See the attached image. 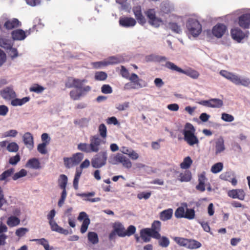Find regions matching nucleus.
I'll return each mask as SVG.
<instances>
[{
	"label": "nucleus",
	"instance_id": "9d476101",
	"mask_svg": "<svg viewBox=\"0 0 250 250\" xmlns=\"http://www.w3.org/2000/svg\"><path fill=\"white\" fill-rule=\"evenodd\" d=\"M33 30V29L32 30L31 28L25 31L21 29H16L12 31L11 37L15 41H22L30 35Z\"/></svg>",
	"mask_w": 250,
	"mask_h": 250
},
{
	"label": "nucleus",
	"instance_id": "bb28decb",
	"mask_svg": "<svg viewBox=\"0 0 250 250\" xmlns=\"http://www.w3.org/2000/svg\"><path fill=\"white\" fill-rule=\"evenodd\" d=\"M173 210L171 208L164 210L160 213V218L163 221L169 220L171 218Z\"/></svg>",
	"mask_w": 250,
	"mask_h": 250
},
{
	"label": "nucleus",
	"instance_id": "20e7f679",
	"mask_svg": "<svg viewBox=\"0 0 250 250\" xmlns=\"http://www.w3.org/2000/svg\"><path fill=\"white\" fill-rule=\"evenodd\" d=\"M220 74L236 85H242L248 87L250 84V80L249 78L241 79L238 75L226 70L220 71Z\"/></svg>",
	"mask_w": 250,
	"mask_h": 250
},
{
	"label": "nucleus",
	"instance_id": "09e8293b",
	"mask_svg": "<svg viewBox=\"0 0 250 250\" xmlns=\"http://www.w3.org/2000/svg\"><path fill=\"white\" fill-rule=\"evenodd\" d=\"M0 46L5 49H9V48H11L12 45L10 41L1 38L0 39Z\"/></svg>",
	"mask_w": 250,
	"mask_h": 250
},
{
	"label": "nucleus",
	"instance_id": "680f3d73",
	"mask_svg": "<svg viewBox=\"0 0 250 250\" xmlns=\"http://www.w3.org/2000/svg\"><path fill=\"white\" fill-rule=\"evenodd\" d=\"M63 162L65 167L67 168H69L75 166V165L73 164L72 160L70 157H64L63 158Z\"/></svg>",
	"mask_w": 250,
	"mask_h": 250
},
{
	"label": "nucleus",
	"instance_id": "6ab92c4d",
	"mask_svg": "<svg viewBox=\"0 0 250 250\" xmlns=\"http://www.w3.org/2000/svg\"><path fill=\"white\" fill-rule=\"evenodd\" d=\"M133 12L135 15V18L139 23L143 25L146 22V19L142 14V9L140 6L134 7L133 8Z\"/></svg>",
	"mask_w": 250,
	"mask_h": 250
},
{
	"label": "nucleus",
	"instance_id": "f257e3e1",
	"mask_svg": "<svg viewBox=\"0 0 250 250\" xmlns=\"http://www.w3.org/2000/svg\"><path fill=\"white\" fill-rule=\"evenodd\" d=\"M161 229V223L159 221H154L150 228H145L140 230V237L144 242H149L151 237L159 238Z\"/></svg>",
	"mask_w": 250,
	"mask_h": 250
},
{
	"label": "nucleus",
	"instance_id": "69168bd1",
	"mask_svg": "<svg viewBox=\"0 0 250 250\" xmlns=\"http://www.w3.org/2000/svg\"><path fill=\"white\" fill-rule=\"evenodd\" d=\"M74 158L76 161L77 165H78L83 158V154L82 153L78 152L73 155Z\"/></svg>",
	"mask_w": 250,
	"mask_h": 250
},
{
	"label": "nucleus",
	"instance_id": "8fccbe9b",
	"mask_svg": "<svg viewBox=\"0 0 250 250\" xmlns=\"http://www.w3.org/2000/svg\"><path fill=\"white\" fill-rule=\"evenodd\" d=\"M173 239L180 246L186 248L188 239L180 237H175Z\"/></svg>",
	"mask_w": 250,
	"mask_h": 250
},
{
	"label": "nucleus",
	"instance_id": "3c124183",
	"mask_svg": "<svg viewBox=\"0 0 250 250\" xmlns=\"http://www.w3.org/2000/svg\"><path fill=\"white\" fill-rule=\"evenodd\" d=\"M99 132L102 138L105 139L107 136V128L104 124H102L99 125Z\"/></svg>",
	"mask_w": 250,
	"mask_h": 250
},
{
	"label": "nucleus",
	"instance_id": "58836bf2",
	"mask_svg": "<svg viewBox=\"0 0 250 250\" xmlns=\"http://www.w3.org/2000/svg\"><path fill=\"white\" fill-rule=\"evenodd\" d=\"M195 210L192 208H186V211L185 213L184 218L188 220H192L195 218Z\"/></svg>",
	"mask_w": 250,
	"mask_h": 250
},
{
	"label": "nucleus",
	"instance_id": "0e129e2a",
	"mask_svg": "<svg viewBox=\"0 0 250 250\" xmlns=\"http://www.w3.org/2000/svg\"><path fill=\"white\" fill-rule=\"evenodd\" d=\"M21 158L19 154H16L15 156L13 157H11L9 159V162L10 164L13 165H16L20 161Z\"/></svg>",
	"mask_w": 250,
	"mask_h": 250
},
{
	"label": "nucleus",
	"instance_id": "5fc2aeb1",
	"mask_svg": "<svg viewBox=\"0 0 250 250\" xmlns=\"http://www.w3.org/2000/svg\"><path fill=\"white\" fill-rule=\"evenodd\" d=\"M107 74L104 72H98L95 73V78L96 80L104 81L107 78Z\"/></svg>",
	"mask_w": 250,
	"mask_h": 250
},
{
	"label": "nucleus",
	"instance_id": "bf43d9fd",
	"mask_svg": "<svg viewBox=\"0 0 250 250\" xmlns=\"http://www.w3.org/2000/svg\"><path fill=\"white\" fill-rule=\"evenodd\" d=\"M221 119L223 121L228 122H232L234 119L232 115L226 113L222 114Z\"/></svg>",
	"mask_w": 250,
	"mask_h": 250
},
{
	"label": "nucleus",
	"instance_id": "473e14b6",
	"mask_svg": "<svg viewBox=\"0 0 250 250\" xmlns=\"http://www.w3.org/2000/svg\"><path fill=\"white\" fill-rule=\"evenodd\" d=\"M209 107L220 108L223 105V101L217 98L209 100Z\"/></svg>",
	"mask_w": 250,
	"mask_h": 250
},
{
	"label": "nucleus",
	"instance_id": "ea45409f",
	"mask_svg": "<svg viewBox=\"0 0 250 250\" xmlns=\"http://www.w3.org/2000/svg\"><path fill=\"white\" fill-rule=\"evenodd\" d=\"M78 149L85 153H90L92 152L90 144L80 143L78 145Z\"/></svg>",
	"mask_w": 250,
	"mask_h": 250
},
{
	"label": "nucleus",
	"instance_id": "4468645a",
	"mask_svg": "<svg viewBox=\"0 0 250 250\" xmlns=\"http://www.w3.org/2000/svg\"><path fill=\"white\" fill-rule=\"evenodd\" d=\"M78 219L79 221L83 220L80 231L81 233H83L85 232L87 229L88 227L90 224V219L85 212H80Z\"/></svg>",
	"mask_w": 250,
	"mask_h": 250
},
{
	"label": "nucleus",
	"instance_id": "603ef678",
	"mask_svg": "<svg viewBox=\"0 0 250 250\" xmlns=\"http://www.w3.org/2000/svg\"><path fill=\"white\" fill-rule=\"evenodd\" d=\"M30 91L34 92L37 93H42L44 90V88L38 84H34L29 88Z\"/></svg>",
	"mask_w": 250,
	"mask_h": 250
},
{
	"label": "nucleus",
	"instance_id": "aec40b11",
	"mask_svg": "<svg viewBox=\"0 0 250 250\" xmlns=\"http://www.w3.org/2000/svg\"><path fill=\"white\" fill-rule=\"evenodd\" d=\"M136 21L133 18L123 17L119 20L120 24L125 27L134 26L136 24Z\"/></svg>",
	"mask_w": 250,
	"mask_h": 250
},
{
	"label": "nucleus",
	"instance_id": "dca6fc26",
	"mask_svg": "<svg viewBox=\"0 0 250 250\" xmlns=\"http://www.w3.org/2000/svg\"><path fill=\"white\" fill-rule=\"evenodd\" d=\"M227 30V27L222 23H217L212 29L213 36L217 38H221Z\"/></svg>",
	"mask_w": 250,
	"mask_h": 250
},
{
	"label": "nucleus",
	"instance_id": "6e6552de",
	"mask_svg": "<svg viewBox=\"0 0 250 250\" xmlns=\"http://www.w3.org/2000/svg\"><path fill=\"white\" fill-rule=\"evenodd\" d=\"M107 159V151H101L95 155L94 157L91 159V166L94 168H101L106 165Z\"/></svg>",
	"mask_w": 250,
	"mask_h": 250
},
{
	"label": "nucleus",
	"instance_id": "e433bc0d",
	"mask_svg": "<svg viewBox=\"0 0 250 250\" xmlns=\"http://www.w3.org/2000/svg\"><path fill=\"white\" fill-rule=\"evenodd\" d=\"M82 173L81 169H79L78 168H76V173L75 175L74 179L73 180V187L75 189H78V184L79 179Z\"/></svg>",
	"mask_w": 250,
	"mask_h": 250
},
{
	"label": "nucleus",
	"instance_id": "4c0bfd02",
	"mask_svg": "<svg viewBox=\"0 0 250 250\" xmlns=\"http://www.w3.org/2000/svg\"><path fill=\"white\" fill-rule=\"evenodd\" d=\"M106 60V63L105 64L107 65L119 63L122 62L121 58L115 56L110 57Z\"/></svg>",
	"mask_w": 250,
	"mask_h": 250
},
{
	"label": "nucleus",
	"instance_id": "2eb2a0df",
	"mask_svg": "<svg viewBox=\"0 0 250 250\" xmlns=\"http://www.w3.org/2000/svg\"><path fill=\"white\" fill-rule=\"evenodd\" d=\"M227 194L229 197L240 200H244L246 196V193L242 189L229 190L228 191Z\"/></svg>",
	"mask_w": 250,
	"mask_h": 250
},
{
	"label": "nucleus",
	"instance_id": "49530a36",
	"mask_svg": "<svg viewBox=\"0 0 250 250\" xmlns=\"http://www.w3.org/2000/svg\"><path fill=\"white\" fill-rule=\"evenodd\" d=\"M120 153L117 154H112L108 159L109 163L112 165H117L119 163V159H120Z\"/></svg>",
	"mask_w": 250,
	"mask_h": 250
},
{
	"label": "nucleus",
	"instance_id": "a211bd4d",
	"mask_svg": "<svg viewBox=\"0 0 250 250\" xmlns=\"http://www.w3.org/2000/svg\"><path fill=\"white\" fill-rule=\"evenodd\" d=\"M239 25L243 29H248L250 26V14H244L239 17Z\"/></svg>",
	"mask_w": 250,
	"mask_h": 250
},
{
	"label": "nucleus",
	"instance_id": "7ed1b4c3",
	"mask_svg": "<svg viewBox=\"0 0 250 250\" xmlns=\"http://www.w3.org/2000/svg\"><path fill=\"white\" fill-rule=\"evenodd\" d=\"M21 22L16 18L9 19L6 15H3L0 18V29L11 30L21 26Z\"/></svg>",
	"mask_w": 250,
	"mask_h": 250
},
{
	"label": "nucleus",
	"instance_id": "864d4df0",
	"mask_svg": "<svg viewBox=\"0 0 250 250\" xmlns=\"http://www.w3.org/2000/svg\"><path fill=\"white\" fill-rule=\"evenodd\" d=\"M169 28L174 32L176 33H180L181 31L180 26H179L176 23L170 22L168 24Z\"/></svg>",
	"mask_w": 250,
	"mask_h": 250
},
{
	"label": "nucleus",
	"instance_id": "39448f33",
	"mask_svg": "<svg viewBox=\"0 0 250 250\" xmlns=\"http://www.w3.org/2000/svg\"><path fill=\"white\" fill-rule=\"evenodd\" d=\"M113 228L116 234L120 237L130 236L136 232V227L133 225H130L126 230L124 225L120 222H116L113 225Z\"/></svg>",
	"mask_w": 250,
	"mask_h": 250
},
{
	"label": "nucleus",
	"instance_id": "c03bdc74",
	"mask_svg": "<svg viewBox=\"0 0 250 250\" xmlns=\"http://www.w3.org/2000/svg\"><path fill=\"white\" fill-rule=\"evenodd\" d=\"M48 144H49L48 141L42 142V143L39 144L37 147L38 151L42 154H46L47 150L46 149V146Z\"/></svg>",
	"mask_w": 250,
	"mask_h": 250
},
{
	"label": "nucleus",
	"instance_id": "c756f323",
	"mask_svg": "<svg viewBox=\"0 0 250 250\" xmlns=\"http://www.w3.org/2000/svg\"><path fill=\"white\" fill-rule=\"evenodd\" d=\"M178 180L182 182H189L191 179V173L189 170H186L184 172L180 173Z\"/></svg>",
	"mask_w": 250,
	"mask_h": 250
},
{
	"label": "nucleus",
	"instance_id": "ddd939ff",
	"mask_svg": "<svg viewBox=\"0 0 250 250\" xmlns=\"http://www.w3.org/2000/svg\"><path fill=\"white\" fill-rule=\"evenodd\" d=\"M86 82L85 79L80 80L73 78L68 79L65 83V86L68 88L75 87L78 89H82L83 83Z\"/></svg>",
	"mask_w": 250,
	"mask_h": 250
},
{
	"label": "nucleus",
	"instance_id": "f3484780",
	"mask_svg": "<svg viewBox=\"0 0 250 250\" xmlns=\"http://www.w3.org/2000/svg\"><path fill=\"white\" fill-rule=\"evenodd\" d=\"M230 34L232 38L238 42H240L246 36V34L238 27L232 29L230 31Z\"/></svg>",
	"mask_w": 250,
	"mask_h": 250
},
{
	"label": "nucleus",
	"instance_id": "6e6d98bb",
	"mask_svg": "<svg viewBox=\"0 0 250 250\" xmlns=\"http://www.w3.org/2000/svg\"><path fill=\"white\" fill-rule=\"evenodd\" d=\"M7 149L9 152H17L19 149V146L17 143L12 142L7 145Z\"/></svg>",
	"mask_w": 250,
	"mask_h": 250
},
{
	"label": "nucleus",
	"instance_id": "37998d69",
	"mask_svg": "<svg viewBox=\"0 0 250 250\" xmlns=\"http://www.w3.org/2000/svg\"><path fill=\"white\" fill-rule=\"evenodd\" d=\"M223 164L221 162H218L213 165L211 167V171L213 173H217L222 170Z\"/></svg>",
	"mask_w": 250,
	"mask_h": 250
},
{
	"label": "nucleus",
	"instance_id": "a19ab883",
	"mask_svg": "<svg viewBox=\"0 0 250 250\" xmlns=\"http://www.w3.org/2000/svg\"><path fill=\"white\" fill-rule=\"evenodd\" d=\"M192 163V160L189 156L186 157L180 164V167L183 169L188 168Z\"/></svg>",
	"mask_w": 250,
	"mask_h": 250
},
{
	"label": "nucleus",
	"instance_id": "423d86ee",
	"mask_svg": "<svg viewBox=\"0 0 250 250\" xmlns=\"http://www.w3.org/2000/svg\"><path fill=\"white\" fill-rule=\"evenodd\" d=\"M165 66L172 71L184 74L193 79H197L199 76V73L197 71L192 69L187 70H183L171 62H167L165 64Z\"/></svg>",
	"mask_w": 250,
	"mask_h": 250
},
{
	"label": "nucleus",
	"instance_id": "393cba45",
	"mask_svg": "<svg viewBox=\"0 0 250 250\" xmlns=\"http://www.w3.org/2000/svg\"><path fill=\"white\" fill-rule=\"evenodd\" d=\"M15 172L14 168H10L3 171L0 175V181L7 182L9 181L8 178L13 176Z\"/></svg>",
	"mask_w": 250,
	"mask_h": 250
},
{
	"label": "nucleus",
	"instance_id": "e2e57ef3",
	"mask_svg": "<svg viewBox=\"0 0 250 250\" xmlns=\"http://www.w3.org/2000/svg\"><path fill=\"white\" fill-rule=\"evenodd\" d=\"M28 231V229L27 228H21L16 230V235L19 237H21Z\"/></svg>",
	"mask_w": 250,
	"mask_h": 250
},
{
	"label": "nucleus",
	"instance_id": "13d9d810",
	"mask_svg": "<svg viewBox=\"0 0 250 250\" xmlns=\"http://www.w3.org/2000/svg\"><path fill=\"white\" fill-rule=\"evenodd\" d=\"M82 96V93L78 92L76 90H72L70 92V96L73 100H78Z\"/></svg>",
	"mask_w": 250,
	"mask_h": 250
},
{
	"label": "nucleus",
	"instance_id": "79ce46f5",
	"mask_svg": "<svg viewBox=\"0 0 250 250\" xmlns=\"http://www.w3.org/2000/svg\"><path fill=\"white\" fill-rule=\"evenodd\" d=\"M33 241L38 242L39 244L43 246L45 250H52L53 249L52 248L50 247L48 241L45 238L35 239Z\"/></svg>",
	"mask_w": 250,
	"mask_h": 250
},
{
	"label": "nucleus",
	"instance_id": "c85d7f7f",
	"mask_svg": "<svg viewBox=\"0 0 250 250\" xmlns=\"http://www.w3.org/2000/svg\"><path fill=\"white\" fill-rule=\"evenodd\" d=\"M182 205V206L178 207L175 211L174 215L177 218H184L185 213V208H187L188 205L186 203H183Z\"/></svg>",
	"mask_w": 250,
	"mask_h": 250
},
{
	"label": "nucleus",
	"instance_id": "72a5a7b5",
	"mask_svg": "<svg viewBox=\"0 0 250 250\" xmlns=\"http://www.w3.org/2000/svg\"><path fill=\"white\" fill-rule=\"evenodd\" d=\"M67 177L64 174H61L58 179V184L61 189H66L67 183Z\"/></svg>",
	"mask_w": 250,
	"mask_h": 250
},
{
	"label": "nucleus",
	"instance_id": "de8ad7c7",
	"mask_svg": "<svg viewBox=\"0 0 250 250\" xmlns=\"http://www.w3.org/2000/svg\"><path fill=\"white\" fill-rule=\"evenodd\" d=\"M27 175V171L24 169H21L20 171L13 174L12 177L13 180H17L18 179L24 177Z\"/></svg>",
	"mask_w": 250,
	"mask_h": 250
},
{
	"label": "nucleus",
	"instance_id": "9b49d317",
	"mask_svg": "<svg viewBox=\"0 0 250 250\" xmlns=\"http://www.w3.org/2000/svg\"><path fill=\"white\" fill-rule=\"evenodd\" d=\"M105 141L102 140L98 135L90 137V146L92 152H97L100 150V146L105 144Z\"/></svg>",
	"mask_w": 250,
	"mask_h": 250
},
{
	"label": "nucleus",
	"instance_id": "2f4dec72",
	"mask_svg": "<svg viewBox=\"0 0 250 250\" xmlns=\"http://www.w3.org/2000/svg\"><path fill=\"white\" fill-rule=\"evenodd\" d=\"M158 240L159 245L162 248H167L170 244V241L169 239L165 236H161L160 234V237L159 238H155Z\"/></svg>",
	"mask_w": 250,
	"mask_h": 250
},
{
	"label": "nucleus",
	"instance_id": "0eeeda50",
	"mask_svg": "<svg viewBox=\"0 0 250 250\" xmlns=\"http://www.w3.org/2000/svg\"><path fill=\"white\" fill-rule=\"evenodd\" d=\"M189 33L193 37L198 36L202 32V25L198 20L189 18L186 23Z\"/></svg>",
	"mask_w": 250,
	"mask_h": 250
},
{
	"label": "nucleus",
	"instance_id": "f704fd0d",
	"mask_svg": "<svg viewBox=\"0 0 250 250\" xmlns=\"http://www.w3.org/2000/svg\"><path fill=\"white\" fill-rule=\"evenodd\" d=\"M20 223V220L16 216L9 217L7 221V224L10 227H13L18 225Z\"/></svg>",
	"mask_w": 250,
	"mask_h": 250
},
{
	"label": "nucleus",
	"instance_id": "c9c22d12",
	"mask_svg": "<svg viewBox=\"0 0 250 250\" xmlns=\"http://www.w3.org/2000/svg\"><path fill=\"white\" fill-rule=\"evenodd\" d=\"M88 241L92 244H96L99 242L97 234L95 232H89L87 235Z\"/></svg>",
	"mask_w": 250,
	"mask_h": 250
},
{
	"label": "nucleus",
	"instance_id": "774afa93",
	"mask_svg": "<svg viewBox=\"0 0 250 250\" xmlns=\"http://www.w3.org/2000/svg\"><path fill=\"white\" fill-rule=\"evenodd\" d=\"M150 196H151V192H142L138 194L137 197L139 199H142L144 198V199L146 200V199H148L150 197Z\"/></svg>",
	"mask_w": 250,
	"mask_h": 250
},
{
	"label": "nucleus",
	"instance_id": "7c9ffc66",
	"mask_svg": "<svg viewBox=\"0 0 250 250\" xmlns=\"http://www.w3.org/2000/svg\"><path fill=\"white\" fill-rule=\"evenodd\" d=\"M119 161V163L122 164L125 167L130 168L132 167V163L130 160L123 154H120Z\"/></svg>",
	"mask_w": 250,
	"mask_h": 250
},
{
	"label": "nucleus",
	"instance_id": "b1692460",
	"mask_svg": "<svg viewBox=\"0 0 250 250\" xmlns=\"http://www.w3.org/2000/svg\"><path fill=\"white\" fill-rule=\"evenodd\" d=\"M26 167L34 169H38L41 168V163L37 158H31L28 160L26 165Z\"/></svg>",
	"mask_w": 250,
	"mask_h": 250
},
{
	"label": "nucleus",
	"instance_id": "4d7b16f0",
	"mask_svg": "<svg viewBox=\"0 0 250 250\" xmlns=\"http://www.w3.org/2000/svg\"><path fill=\"white\" fill-rule=\"evenodd\" d=\"M62 191L61 194V198L59 199L58 203V205L59 207H61L63 204H64V202L65 201V200L66 199V196H67V192L66 189H62Z\"/></svg>",
	"mask_w": 250,
	"mask_h": 250
},
{
	"label": "nucleus",
	"instance_id": "338daca9",
	"mask_svg": "<svg viewBox=\"0 0 250 250\" xmlns=\"http://www.w3.org/2000/svg\"><path fill=\"white\" fill-rule=\"evenodd\" d=\"M129 106V102H125L123 104H120L117 105L116 108L119 111H123L128 108Z\"/></svg>",
	"mask_w": 250,
	"mask_h": 250
},
{
	"label": "nucleus",
	"instance_id": "f03ea898",
	"mask_svg": "<svg viewBox=\"0 0 250 250\" xmlns=\"http://www.w3.org/2000/svg\"><path fill=\"white\" fill-rule=\"evenodd\" d=\"M195 127L189 123H187L185 124L184 129L182 131L185 141L190 146L198 145L199 143V139L195 134Z\"/></svg>",
	"mask_w": 250,
	"mask_h": 250
},
{
	"label": "nucleus",
	"instance_id": "a18cd8bd",
	"mask_svg": "<svg viewBox=\"0 0 250 250\" xmlns=\"http://www.w3.org/2000/svg\"><path fill=\"white\" fill-rule=\"evenodd\" d=\"M147 58L148 61L157 62H161L167 60V58L166 57L153 55L148 56Z\"/></svg>",
	"mask_w": 250,
	"mask_h": 250
},
{
	"label": "nucleus",
	"instance_id": "cd10ccee",
	"mask_svg": "<svg viewBox=\"0 0 250 250\" xmlns=\"http://www.w3.org/2000/svg\"><path fill=\"white\" fill-rule=\"evenodd\" d=\"M202 244L199 241L191 239H188L186 248L189 249H196L200 248Z\"/></svg>",
	"mask_w": 250,
	"mask_h": 250
},
{
	"label": "nucleus",
	"instance_id": "1a4fd4ad",
	"mask_svg": "<svg viewBox=\"0 0 250 250\" xmlns=\"http://www.w3.org/2000/svg\"><path fill=\"white\" fill-rule=\"evenodd\" d=\"M120 74L123 78L128 79L132 83L137 84L138 87H143V85L140 83L142 80L140 79L135 73H132L130 76L128 70L124 66H121Z\"/></svg>",
	"mask_w": 250,
	"mask_h": 250
},
{
	"label": "nucleus",
	"instance_id": "052dcab7",
	"mask_svg": "<svg viewBox=\"0 0 250 250\" xmlns=\"http://www.w3.org/2000/svg\"><path fill=\"white\" fill-rule=\"evenodd\" d=\"M101 91L104 94H110L112 92V89L109 84H104L101 87Z\"/></svg>",
	"mask_w": 250,
	"mask_h": 250
},
{
	"label": "nucleus",
	"instance_id": "a878e982",
	"mask_svg": "<svg viewBox=\"0 0 250 250\" xmlns=\"http://www.w3.org/2000/svg\"><path fill=\"white\" fill-rule=\"evenodd\" d=\"M1 96L5 99L12 98L15 97V92L13 89L7 87L1 91Z\"/></svg>",
	"mask_w": 250,
	"mask_h": 250
},
{
	"label": "nucleus",
	"instance_id": "412c9836",
	"mask_svg": "<svg viewBox=\"0 0 250 250\" xmlns=\"http://www.w3.org/2000/svg\"><path fill=\"white\" fill-rule=\"evenodd\" d=\"M225 141L222 137H220L215 142V155L223 152L225 150Z\"/></svg>",
	"mask_w": 250,
	"mask_h": 250
},
{
	"label": "nucleus",
	"instance_id": "5701e85b",
	"mask_svg": "<svg viewBox=\"0 0 250 250\" xmlns=\"http://www.w3.org/2000/svg\"><path fill=\"white\" fill-rule=\"evenodd\" d=\"M23 141L24 144L30 149L33 148L34 146L33 137L29 132H26L23 136Z\"/></svg>",
	"mask_w": 250,
	"mask_h": 250
},
{
	"label": "nucleus",
	"instance_id": "4be33fe9",
	"mask_svg": "<svg viewBox=\"0 0 250 250\" xmlns=\"http://www.w3.org/2000/svg\"><path fill=\"white\" fill-rule=\"evenodd\" d=\"M49 224L52 231H56L64 235H67L69 233V231L67 229H64L61 227L59 226L55 221H51V222H49Z\"/></svg>",
	"mask_w": 250,
	"mask_h": 250
},
{
	"label": "nucleus",
	"instance_id": "f8f14e48",
	"mask_svg": "<svg viewBox=\"0 0 250 250\" xmlns=\"http://www.w3.org/2000/svg\"><path fill=\"white\" fill-rule=\"evenodd\" d=\"M145 14L148 19V22L150 24L155 27L159 26L161 20L156 18L154 9H148L145 12Z\"/></svg>",
	"mask_w": 250,
	"mask_h": 250
}]
</instances>
